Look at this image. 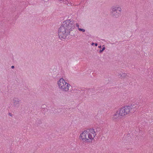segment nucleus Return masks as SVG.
Segmentation results:
<instances>
[{"mask_svg": "<svg viewBox=\"0 0 153 153\" xmlns=\"http://www.w3.org/2000/svg\"><path fill=\"white\" fill-rule=\"evenodd\" d=\"M75 25L74 21L67 20L63 22L58 30V35L60 39H68L70 36H75Z\"/></svg>", "mask_w": 153, "mask_h": 153, "instance_id": "1", "label": "nucleus"}, {"mask_svg": "<svg viewBox=\"0 0 153 153\" xmlns=\"http://www.w3.org/2000/svg\"><path fill=\"white\" fill-rule=\"evenodd\" d=\"M138 107V104H137L134 102L129 105H126L118 110L120 111V114H121V116L123 117L130 114H133Z\"/></svg>", "mask_w": 153, "mask_h": 153, "instance_id": "2", "label": "nucleus"}, {"mask_svg": "<svg viewBox=\"0 0 153 153\" xmlns=\"http://www.w3.org/2000/svg\"><path fill=\"white\" fill-rule=\"evenodd\" d=\"M58 84L59 88L63 91H68L70 86V85L65 82L62 78L60 79L58 81Z\"/></svg>", "mask_w": 153, "mask_h": 153, "instance_id": "3", "label": "nucleus"}, {"mask_svg": "<svg viewBox=\"0 0 153 153\" xmlns=\"http://www.w3.org/2000/svg\"><path fill=\"white\" fill-rule=\"evenodd\" d=\"M80 139H81L83 142H90V140L93 139V136L88 133L87 130H85L79 136Z\"/></svg>", "mask_w": 153, "mask_h": 153, "instance_id": "4", "label": "nucleus"}, {"mask_svg": "<svg viewBox=\"0 0 153 153\" xmlns=\"http://www.w3.org/2000/svg\"><path fill=\"white\" fill-rule=\"evenodd\" d=\"M121 9L120 7H114L111 10V16L114 18H118L121 13Z\"/></svg>", "mask_w": 153, "mask_h": 153, "instance_id": "5", "label": "nucleus"}, {"mask_svg": "<svg viewBox=\"0 0 153 153\" xmlns=\"http://www.w3.org/2000/svg\"><path fill=\"white\" fill-rule=\"evenodd\" d=\"M120 116H121V114H120V111L118 110L116 112V113L113 115L112 117V119L113 120L116 121L117 120L118 118Z\"/></svg>", "mask_w": 153, "mask_h": 153, "instance_id": "6", "label": "nucleus"}, {"mask_svg": "<svg viewBox=\"0 0 153 153\" xmlns=\"http://www.w3.org/2000/svg\"><path fill=\"white\" fill-rule=\"evenodd\" d=\"M20 101L18 98H14L13 99V106L15 107H18L19 104V102Z\"/></svg>", "mask_w": 153, "mask_h": 153, "instance_id": "7", "label": "nucleus"}, {"mask_svg": "<svg viewBox=\"0 0 153 153\" xmlns=\"http://www.w3.org/2000/svg\"><path fill=\"white\" fill-rule=\"evenodd\" d=\"M87 132L88 133H89L90 134L93 136V137L94 138V137L96 134L94 135V134L95 133V132L93 129L90 128L87 129Z\"/></svg>", "mask_w": 153, "mask_h": 153, "instance_id": "8", "label": "nucleus"}, {"mask_svg": "<svg viewBox=\"0 0 153 153\" xmlns=\"http://www.w3.org/2000/svg\"><path fill=\"white\" fill-rule=\"evenodd\" d=\"M129 74H127L125 73H123V75H122V77L124 78L127 77L129 76Z\"/></svg>", "mask_w": 153, "mask_h": 153, "instance_id": "9", "label": "nucleus"}, {"mask_svg": "<svg viewBox=\"0 0 153 153\" xmlns=\"http://www.w3.org/2000/svg\"><path fill=\"white\" fill-rule=\"evenodd\" d=\"M102 50H100L99 51V52L100 53H101L102 52V51H104L105 49V46L104 45H102Z\"/></svg>", "mask_w": 153, "mask_h": 153, "instance_id": "10", "label": "nucleus"}, {"mask_svg": "<svg viewBox=\"0 0 153 153\" xmlns=\"http://www.w3.org/2000/svg\"><path fill=\"white\" fill-rule=\"evenodd\" d=\"M78 30L79 31H82V32H85V30L83 29L80 28H78Z\"/></svg>", "mask_w": 153, "mask_h": 153, "instance_id": "11", "label": "nucleus"}, {"mask_svg": "<svg viewBox=\"0 0 153 153\" xmlns=\"http://www.w3.org/2000/svg\"><path fill=\"white\" fill-rule=\"evenodd\" d=\"M122 75H123V74H121L120 73H117V76H120V77H122Z\"/></svg>", "mask_w": 153, "mask_h": 153, "instance_id": "12", "label": "nucleus"}, {"mask_svg": "<svg viewBox=\"0 0 153 153\" xmlns=\"http://www.w3.org/2000/svg\"><path fill=\"white\" fill-rule=\"evenodd\" d=\"M85 92V91L84 90H82L80 92L81 93V94H84Z\"/></svg>", "mask_w": 153, "mask_h": 153, "instance_id": "13", "label": "nucleus"}, {"mask_svg": "<svg viewBox=\"0 0 153 153\" xmlns=\"http://www.w3.org/2000/svg\"><path fill=\"white\" fill-rule=\"evenodd\" d=\"M8 115H9L10 116H11V117H12V116H13V114H12L11 113H8Z\"/></svg>", "mask_w": 153, "mask_h": 153, "instance_id": "14", "label": "nucleus"}, {"mask_svg": "<svg viewBox=\"0 0 153 153\" xmlns=\"http://www.w3.org/2000/svg\"><path fill=\"white\" fill-rule=\"evenodd\" d=\"M76 27H78V28H79V25L78 23H76Z\"/></svg>", "mask_w": 153, "mask_h": 153, "instance_id": "15", "label": "nucleus"}, {"mask_svg": "<svg viewBox=\"0 0 153 153\" xmlns=\"http://www.w3.org/2000/svg\"><path fill=\"white\" fill-rule=\"evenodd\" d=\"M13 69L14 68V66H12L11 67Z\"/></svg>", "mask_w": 153, "mask_h": 153, "instance_id": "16", "label": "nucleus"}, {"mask_svg": "<svg viewBox=\"0 0 153 153\" xmlns=\"http://www.w3.org/2000/svg\"><path fill=\"white\" fill-rule=\"evenodd\" d=\"M94 44H95V45L96 46H97V45H98V44H97V43H95Z\"/></svg>", "mask_w": 153, "mask_h": 153, "instance_id": "17", "label": "nucleus"}, {"mask_svg": "<svg viewBox=\"0 0 153 153\" xmlns=\"http://www.w3.org/2000/svg\"><path fill=\"white\" fill-rule=\"evenodd\" d=\"M94 44H95V43H94V42H92V43H91V45H94Z\"/></svg>", "mask_w": 153, "mask_h": 153, "instance_id": "18", "label": "nucleus"}, {"mask_svg": "<svg viewBox=\"0 0 153 153\" xmlns=\"http://www.w3.org/2000/svg\"><path fill=\"white\" fill-rule=\"evenodd\" d=\"M98 47H99V48H101V45L99 46H98Z\"/></svg>", "mask_w": 153, "mask_h": 153, "instance_id": "19", "label": "nucleus"}]
</instances>
